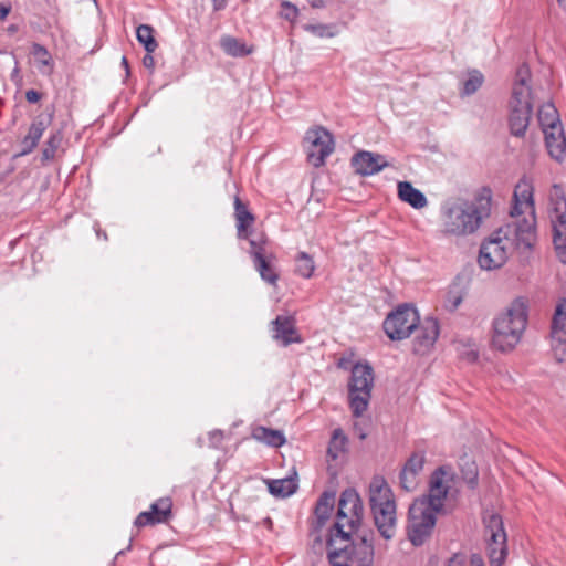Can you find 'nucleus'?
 Segmentation results:
<instances>
[{"mask_svg":"<svg viewBox=\"0 0 566 566\" xmlns=\"http://www.w3.org/2000/svg\"><path fill=\"white\" fill-rule=\"evenodd\" d=\"M335 492L325 491L321 494L315 505L314 514L317 521V530H319L329 518L334 509Z\"/></svg>","mask_w":566,"mask_h":566,"instance_id":"a878e982","label":"nucleus"},{"mask_svg":"<svg viewBox=\"0 0 566 566\" xmlns=\"http://www.w3.org/2000/svg\"><path fill=\"white\" fill-rule=\"evenodd\" d=\"M359 438H360V439H365V438H366V434H365V433H361V434L359 436Z\"/></svg>","mask_w":566,"mask_h":566,"instance_id":"680f3d73","label":"nucleus"},{"mask_svg":"<svg viewBox=\"0 0 566 566\" xmlns=\"http://www.w3.org/2000/svg\"><path fill=\"white\" fill-rule=\"evenodd\" d=\"M363 512L364 507L358 493L354 489L343 491L338 501L337 514L363 517Z\"/></svg>","mask_w":566,"mask_h":566,"instance_id":"412c9836","label":"nucleus"},{"mask_svg":"<svg viewBox=\"0 0 566 566\" xmlns=\"http://www.w3.org/2000/svg\"><path fill=\"white\" fill-rule=\"evenodd\" d=\"M491 190L483 192L473 201H458L444 205L441 209V230L443 237L462 238L476 232L483 220L490 216Z\"/></svg>","mask_w":566,"mask_h":566,"instance_id":"f03ea898","label":"nucleus"},{"mask_svg":"<svg viewBox=\"0 0 566 566\" xmlns=\"http://www.w3.org/2000/svg\"><path fill=\"white\" fill-rule=\"evenodd\" d=\"M63 142V134L61 130H56L51 133L48 140L44 144V148L42 150V160L49 161L55 157L56 150L60 148Z\"/></svg>","mask_w":566,"mask_h":566,"instance_id":"f704fd0d","label":"nucleus"},{"mask_svg":"<svg viewBox=\"0 0 566 566\" xmlns=\"http://www.w3.org/2000/svg\"><path fill=\"white\" fill-rule=\"evenodd\" d=\"M465 558L462 554H454L448 562V566H464Z\"/></svg>","mask_w":566,"mask_h":566,"instance_id":"8fccbe9b","label":"nucleus"},{"mask_svg":"<svg viewBox=\"0 0 566 566\" xmlns=\"http://www.w3.org/2000/svg\"><path fill=\"white\" fill-rule=\"evenodd\" d=\"M513 205L510 210L512 218H517L524 213H527L517 221H530L533 220V232L536 231V212H535V200H534V186L531 178L523 176L514 187Z\"/></svg>","mask_w":566,"mask_h":566,"instance_id":"9b49d317","label":"nucleus"},{"mask_svg":"<svg viewBox=\"0 0 566 566\" xmlns=\"http://www.w3.org/2000/svg\"><path fill=\"white\" fill-rule=\"evenodd\" d=\"M538 122L544 130L552 127H560V120L556 107L552 103L543 104L538 109Z\"/></svg>","mask_w":566,"mask_h":566,"instance_id":"7c9ffc66","label":"nucleus"},{"mask_svg":"<svg viewBox=\"0 0 566 566\" xmlns=\"http://www.w3.org/2000/svg\"><path fill=\"white\" fill-rule=\"evenodd\" d=\"M369 505L379 535L390 541L397 533V505L386 480L375 476L369 485Z\"/></svg>","mask_w":566,"mask_h":566,"instance_id":"20e7f679","label":"nucleus"},{"mask_svg":"<svg viewBox=\"0 0 566 566\" xmlns=\"http://www.w3.org/2000/svg\"><path fill=\"white\" fill-rule=\"evenodd\" d=\"M272 325L273 338L281 342L283 346L301 342V337L296 332L295 319L292 316L279 315L272 322Z\"/></svg>","mask_w":566,"mask_h":566,"instance_id":"aec40b11","label":"nucleus"},{"mask_svg":"<svg viewBox=\"0 0 566 566\" xmlns=\"http://www.w3.org/2000/svg\"><path fill=\"white\" fill-rule=\"evenodd\" d=\"M11 11L10 4L0 3V20H4Z\"/></svg>","mask_w":566,"mask_h":566,"instance_id":"603ef678","label":"nucleus"},{"mask_svg":"<svg viewBox=\"0 0 566 566\" xmlns=\"http://www.w3.org/2000/svg\"><path fill=\"white\" fill-rule=\"evenodd\" d=\"M120 63H122L123 67L126 70V73L128 74V73H129V65H128V60H127V57H126V56H123V57H122V62H120Z\"/></svg>","mask_w":566,"mask_h":566,"instance_id":"4d7b16f0","label":"nucleus"},{"mask_svg":"<svg viewBox=\"0 0 566 566\" xmlns=\"http://www.w3.org/2000/svg\"><path fill=\"white\" fill-rule=\"evenodd\" d=\"M136 38L147 53H154L158 43L154 38V29L148 24H140L136 30Z\"/></svg>","mask_w":566,"mask_h":566,"instance_id":"2f4dec72","label":"nucleus"},{"mask_svg":"<svg viewBox=\"0 0 566 566\" xmlns=\"http://www.w3.org/2000/svg\"><path fill=\"white\" fill-rule=\"evenodd\" d=\"M214 1V10L223 9L227 0H213Z\"/></svg>","mask_w":566,"mask_h":566,"instance_id":"6e6d98bb","label":"nucleus"},{"mask_svg":"<svg viewBox=\"0 0 566 566\" xmlns=\"http://www.w3.org/2000/svg\"><path fill=\"white\" fill-rule=\"evenodd\" d=\"M25 99L31 103H38L41 99V94L35 90H29L25 92Z\"/></svg>","mask_w":566,"mask_h":566,"instance_id":"09e8293b","label":"nucleus"},{"mask_svg":"<svg viewBox=\"0 0 566 566\" xmlns=\"http://www.w3.org/2000/svg\"><path fill=\"white\" fill-rule=\"evenodd\" d=\"M375 557L373 532L357 535L346 543L327 549V559L332 566H373Z\"/></svg>","mask_w":566,"mask_h":566,"instance_id":"39448f33","label":"nucleus"},{"mask_svg":"<svg viewBox=\"0 0 566 566\" xmlns=\"http://www.w3.org/2000/svg\"><path fill=\"white\" fill-rule=\"evenodd\" d=\"M171 507L172 502L169 497H160L150 505L149 512L159 523H164L170 517Z\"/></svg>","mask_w":566,"mask_h":566,"instance_id":"473e14b6","label":"nucleus"},{"mask_svg":"<svg viewBox=\"0 0 566 566\" xmlns=\"http://www.w3.org/2000/svg\"><path fill=\"white\" fill-rule=\"evenodd\" d=\"M254 266L256 271L260 273V276L263 281L268 282L271 285H275L279 280V274L274 266L270 263L268 258L260 259L258 256V261L254 262Z\"/></svg>","mask_w":566,"mask_h":566,"instance_id":"72a5a7b5","label":"nucleus"},{"mask_svg":"<svg viewBox=\"0 0 566 566\" xmlns=\"http://www.w3.org/2000/svg\"><path fill=\"white\" fill-rule=\"evenodd\" d=\"M532 113L513 108L510 112L509 125L511 134L516 137H523L530 124Z\"/></svg>","mask_w":566,"mask_h":566,"instance_id":"c85d7f7f","label":"nucleus"},{"mask_svg":"<svg viewBox=\"0 0 566 566\" xmlns=\"http://www.w3.org/2000/svg\"><path fill=\"white\" fill-rule=\"evenodd\" d=\"M551 205V220L555 252L558 260L566 264V197L558 185L553 186Z\"/></svg>","mask_w":566,"mask_h":566,"instance_id":"1a4fd4ad","label":"nucleus"},{"mask_svg":"<svg viewBox=\"0 0 566 566\" xmlns=\"http://www.w3.org/2000/svg\"><path fill=\"white\" fill-rule=\"evenodd\" d=\"M352 165L355 171L361 176H370L379 172L388 166L384 156L361 150L352 158Z\"/></svg>","mask_w":566,"mask_h":566,"instance_id":"6ab92c4d","label":"nucleus"},{"mask_svg":"<svg viewBox=\"0 0 566 566\" xmlns=\"http://www.w3.org/2000/svg\"><path fill=\"white\" fill-rule=\"evenodd\" d=\"M418 331L415 342L413 352L423 355L434 345L439 336V323L437 318L427 317L421 325L416 328Z\"/></svg>","mask_w":566,"mask_h":566,"instance_id":"a211bd4d","label":"nucleus"},{"mask_svg":"<svg viewBox=\"0 0 566 566\" xmlns=\"http://www.w3.org/2000/svg\"><path fill=\"white\" fill-rule=\"evenodd\" d=\"M436 523L437 513L427 509L423 502L413 501L407 516V538L413 546H422L431 537Z\"/></svg>","mask_w":566,"mask_h":566,"instance_id":"0eeeda50","label":"nucleus"},{"mask_svg":"<svg viewBox=\"0 0 566 566\" xmlns=\"http://www.w3.org/2000/svg\"><path fill=\"white\" fill-rule=\"evenodd\" d=\"M420 317L417 310L408 304L397 307L384 321V331L391 340L408 338L418 327Z\"/></svg>","mask_w":566,"mask_h":566,"instance_id":"9d476101","label":"nucleus"},{"mask_svg":"<svg viewBox=\"0 0 566 566\" xmlns=\"http://www.w3.org/2000/svg\"><path fill=\"white\" fill-rule=\"evenodd\" d=\"M158 523L159 522L157 521V518H155L154 515L149 511L139 513L134 522L135 526H137V527H143L146 525H155Z\"/></svg>","mask_w":566,"mask_h":566,"instance_id":"c03bdc74","label":"nucleus"},{"mask_svg":"<svg viewBox=\"0 0 566 566\" xmlns=\"http://www.w3.org/2000/svg\"><path fill=\"white\" fill-rule=\"evenodd\" d=\"M49 123L43 118L34 119L28 130V134L21 142L22 149L19 153V156H25L31 154L38 146L43 133L48 128Z\"/></svg>","mask_w":566,"mask_h":566,"instance_id":"5701e85b","label":"nucleus"},{"mask_svg":"<svg viewBox=\"0 0 566 566\" xmlns=\"http://www.w3.org/2000/svg\"><path fill=\"white\" fill-rule=\"evenodd\" d=\"M252 438L259 442L265 443L269 447L279 448L285 443L283 431L258 426L252 430Z\"/></svg>","mask_w":566,"mask_h":566,"instance_id":"bb28decb","label":"nucleus"},{"mask_svg":"<svg viewBox=\"0 0 566 566\" xmlns=\"http://www.w3.org/2000/svg\"><path fill=\"white\" fill-rule=\"evenodd\" d=\"M347 443V437L344 434L342 429H335L332 434V439L328 447V454L332 459H337L338 453L344 451Z\"/></svg>","mask_w":566,"mask_h":566,"instance_id":"e433bc0d","label":"nucleus"},{"mask_svg":"<svg viewBox=\"0 0 566 566\" xmlns=\"http://www.w3.org/2000/svg\"><path fill=\"white\" fill-rule=\"evenodd\" d=\"M559 6L566 9V0H557Z\"/></svg>","mask_w":566,"mask_h":566,"instance_id":"bf43d9fd","label":"nucleus"},{"mask_svg":"<svg viewBox=\"0 0 566 566\" xmlns=\"http://www.w3.org/2000/svg\"><path fill=\"white\" fill-rule=\"evenodd\" d=\"M313 8H322L325 6L327 0H307Z\"/></svg>","mask_w":566,"mask_h":566,"instance_id":"5fc2aeb1","label":"nucleus"},{"mask_svg":"<svg viewBox=\"0 0 566 566\" xmlns=\"http://www.w3.org/2000/svg\"><path fill=\"white\" fill-rule=\"evenodd\" d=\"M234 218L237 221L238 238L248 239V229L253 224L254 216L238 196L234 198Z\"/></svg>","mask_w":566,"mask_h":566,"instance_id":"b1692460","label":"nucleus"},{"mask_svg":"<svg viewBox=\"0 0 566 566\" xmlns=\"http://www.w3.org/2000/svg\"><path fill=\"white\" fill-rule=\"evenodd\" d=\"M361 521L363 517L358 515L349 516L346 514V516H342L336 514V522L329 531L328 539L326 543L327 549L352 539V535L358 531Z\"/></svg>","mask_w":566,"mask_h":566,"instance_id":"dca6fc26","label":"nucleus"},{"mask_svg":"<svg viewBox=\"0 0 566 566\" xmlns=\"http://www.w3.org/2000/svg\"><path fill=\"white\" fill-rule=\"evenodd\" d=\"M528 322L527 300L520 296L497 314L492 323V345L500 352H511L521 342Z\"/></svg>","mask_w":566,"mask_h":566,"instance_id":"7ed1b4c3","label":"nucleus"},{"mask_svg":"<svg viewBox=\"0 0 566 566\" xmlns=\"http://www.w3.org/2000/svg\"><path fill=\"white\" fill-rule=\"evenodd\" d=\"M153 53H147L145 54V56L143 57V65L150 71V73L154 72V69H155V59L154 56L151 55Z\"/></svg>","mask_w":566,"mask_h":566,"instance_id":"de8ad7c7","label":"nucleus"},{"mask_svg":"<svg viewBox=\"0 0 566 566\" xmlns=\"http://www.w3.org/2000/svg\"><path fill=\"white\" fill-rule=\"evenodd\" d=\"M14 60H17L14 57ZM11 80L12 81H17V80H20V69H19V65H18V61H15V65H14V69L11 73Z\"/></svg>","mask_w":566,"mask_h":566,"instance_id":"864d4df0","label":"nucleus"},{"mask_svg":"<svg viewBox=\"0 0 566 566\" xmlns=\"http://www.w3.org/2000/svg\"><path fill=\"white\" fill-rule=\"evenodd\" d=\"M250 243V255L252 256L253 263L258 261V255L260 259L266 258L265 255V243L266 239L263 235L260 239H251Z\"/></svg>","mask_w":566,"mask_h":566,"instance_id":"ea45409f","label":"nucleus"},{"mask_svg":"<svg viewBox=\"0 0 566 566\" xmlns=\"http://www.w3.org/2000/svg\"><path fill=\"white\" fill-rule=\"evenodd\" d=\"M461 302H462V296L460 294H454L452 292H449L447 306L450 311L457 310L458 306L461 304Z\"/></svg>","mask_w":566,"mask_h":566,"instance_id":"49530a36","label":"nucleus"},{"mask_svg":"<svg viewBox=\"0 0 566 566\" xmlns=\"http://www.w3.org/2000/svg\"><path fill=\"white\" fill-rule=\"evenodd\" d=\"M453 480V473L449 467L438 468L430 478L429 493L422 497L416 499V502H423L427 509L441 513L443 510V501L451 489L450 483Z\"/></svg>","mask_w":566,"mask_h":566,"instance_id":"f8f14e48","label":"nucleus"},{"mask_svg":"<svg viewBox=\"0 0 566 566\" xmlns=\"http://www.w3.org/2000/svg\"><path fill=\"white\" fill-rule=\"evenodd\" d=\"M315 543H317V544L322 545V538H321V536H319V535H317V536L315 537Z\"/></svg>","mask_w":566,"mask_h":566,"instance_id":"052dcab7","label":"nucleus"},{"mask_svg":"<svg viewBox=\"0 0 566 566\" xmlns=\"http://www.w3.org/2000/svg\"><path fill=\"white\" fill-rule=\"evenodd\" d=\"M32 54L35 57L39 66L52 67V57L45 46L39 43H33Z\"/></svg>","mask_w":566,"mask_h":566,"instance_id":"58836bf2","label":"nucleus"},{"mask_svg":"<svg viewBox=\"0 0 566 566\" xmlns=\"http://www.w3.org/2000/svg\"><path fill=\"white\" fill-rule=\"evenodd\" d=\"M374 386V369L367 363H357L350 371L348 382L349 407L353 416L358 418L367 410Z\"/></svg>","mask_w":566,"mask_h":566,"instance_id":"423d86ee","label":"nucleus"},{"mask_svg":"<svg viewBox=\"0 0 566 566\" xmlns=\"http://www.w3.org/2000/svg\"><path fill=\"white\" fill-rule=\"evenodd\" d=\"M269 492L277 497H287L294 494L298 488L296 479L289 476L266 481Z\"/></svg>","mask_w":566,"mask_h":566,"instance_id":"cd10ccee","label":"nucleus"},{"mask_svg":"<svg viewBox=\"0 0 566 566\" xmlns=\"http://www.w3.org/2000/svg\"><path fill=\"white\" fill-rule=\"evenodd\" d=\"M295 271L304 279H310L315 270V264L311 255L306 252H300L295 259Z\"/></svg>","mask_w":566,"mask_h":566,"instance_id":"c9c22d12","label":"nucleus"},{"mask_svg":"<svg viewBox=\"0 0 566 566\" xmlns=\"http://www.w3.org/2000/svg\"><path fill=\"white\" fill-rule=\"evenodd\" d=\"M552 348L558 363L566 355V298H562L555 308L552 319Z\"/></svg>","mask_w":566,"mask_h":566,"instance_id":"2eb2a0df","label":"nucleus"},{"mask_svg":"<svg viewBox=\"0 0 566 566\" xmlns=\"http://www.w3.org/2000/svg\"><path fill=\"white\" fill-rule=\"evenodd\" d=\"M398 196L400 200L409 203L415 209H422L428 205L426 196L409 181L398 184Z\"/></svg>","mask_w":566,"mask_h":566,"instance_id":"393cba45","label":"nucleus"},{"mask_svg":"<svg viewBox=\"0 0 566 566\" xmlns=\"http://www.w3.org/2000/svg\"><path fill=\"white\" fill-rule=\"evenodd\" d=\"M537 241L533 220L513 221L495 230L480 248L478 262L483 270L500 269L509 259L510 250L531 251Z\"/></svg>","mask_w":566,"mask_h":566,"instance_id":"f257e3e1","label":"nucleus"},{"mask_svg":"<svg viewBox=\"0 0 566 566\" xmlns=\"http://www.w3.org/2000/svg\"><path fill=\"white\" fill-rule=\"evenodd\" d=\"M530 69L527 65H521L516 71V80L513 85L510 108H517L524 112H533L532 92L528 85Z\"/></svg>","mask_w":566,"mask_h":566,"instance_id":"4468645a","label":"nucleus"},{"mask_svg":"<svg viewBox=\"0 0 566 566\" xmlns=\"http://www.w3.org/2000/svg\"><path fill=\"white\" fill-rule=\"evenodd\" d=\"M223 441V432L221 430H213L209 432V447L219 449Z\"/></svg>","mask_w":566,"mask_h":566,"instance_id":"a18cd8bd","label":"nucleus"},{"mask_svg":"<svg viewBox=\"0 0 566 566\" xmlns=\"http://www.w3.org/2000/svg\"><path fill=\"white\" fill-rule=\"evenodd\" d=\"M304 29L319 38H333L336 34L334 28L327 24H307Z\"/></svg>","mask_w":566,"mask_h":566,"instance_id":"a19ab883","label":"nucleus"},{"mask_svg":"<svg viewBox=\"0 0 566 566\" xmlns=\"http://www.w3.org/2000/svg\"><path fill=\"white\" fill-rule=\"evenodd\" d=\"M484 536L491 566H502L507 556V536L501 515L494 512L483 514Z\"/></svg>","mask_w":566,"mask_h":566,"instance_id":"6e6552de","label":"nucleus"},{"mask_svg":"<svg viewBox=\"0 0 566 566\" xmlns=\"http://www.w3.org/2000/svg\"><path fill=\"white\" fill-rule=\"evenodd\" d=\"M478 357H479L478 352L471 350L469 353V359H471L472 361L476 360Z\"/></svg>","mask_w":566,"mask_h":566,"instance_id":"13d9d810","label":"nucleus"},{"mask_svg":"<svg viewBox=\"0 0 566 566\" xmlns=\"http://www.w3.org/2000/svg\"><path fill=\"white\" fill-rule=\"evenodd\" d=\"M220 46L226 54L233 57L247 56L252 52L244 42L231 35L222 36L220 39Z\"/></svg>","mask_w":566,"mask_h":566,"instance_id":"c756f323","label":"nucleus"},{"mask_svg":"<svg viewBox=\"0 0 566 566\" xmlns=\"http://www.w3.org/2000/svg\"><path fill=\"white\" fill-rule=\"evenodd\" d=\"M426 455L423 452H413L399 473L400 486L407 491H413L418 485V475L423 470Z\"/></svg>","mask_w":566,"mask_h":566,"instance_id":"f3484780","label":"nucleus"},{"mask_svg":"<svg viewBox=\"0 0 566 566\" xmlns=\"http://www.w3.org/2000/svg\"><path fill=\"white\" fill-rule=\"evenodd\" d=\"M483 81L484 77L480 71H471L469 77L463 82L462 94L467 96L474 94L482 86Z\"/></svg>","mask_w":566,"mask_h":566,"instance_id":"4c0bfd02","label":"nucleus"},{"mask_svg":"<svg viewBox=\"0 0 566 566\" xmlns=\"http://www.w3.org/2000/svg\"><path fill=\"white\" fill-rule=\"evenodd\" d=\"M281 17L287 21H294L298 15V9L289 1H282L281 3Z\"/></svg>","mask_w":566,"mask_h":566,"instance_id":"79ce46f5","label":"nucleus"},{"mask_svg":"<svg viewBox=\"0 0 566 566\" xmlns=\"http://www.w3.org/2000/svg\"><path fill=\"white\" fill-rule=\"evenodd\" d=\"M305 140L310 144L308 161L316 168L323 166L325 159L334 151L332 134L324 127H317L306 132Z\"/></svg>","mask_w":566,"mask_h":566,"instance_id":"ddd939ff","label":"nucleus"},{"mask_svg":"<svg viewBox=\"0 0 566 566\" xmlns=\"http://www.w3.org/2000/svg\"><path fill=\"white\" fill-rule=\"evenodd\" d=\"M543 133L549 155L556 160L563 159L566 153V137L563 127H552Z\"/></svg>","mask_w":566,"mask_h":566,"instance_id":"4be33fe9","label":"nucleus"},{"mask_svg":"<svg viewBox=\"0 0 566 566\" xmlns=\"http://www.w3.org/2000/svg\"><path fill=\"white\" fill-rule=\"evenodd\" d=\"M468 469L463 471V479L468 483V485L473 489L478 484V470L473 462L467 463Z\"/></svg>","mask_w":566,"mask_h":566,"instance_id":"37998d69","label":"nucleus"},{"mask_svg":"<svg viewBox=\"0 0 566 566\" xmlns=\"http://www.w3.org/2000/svg\"><path fill=\"white\" fill-rule=\"evenodd\" d=\"M470 566H485L482 556L480 554H472L470 556Z\"/></svg>","mask_w":566,"mask_h":566,"instance_id":"3c124183","label":"nucleus"}]
</instances>
